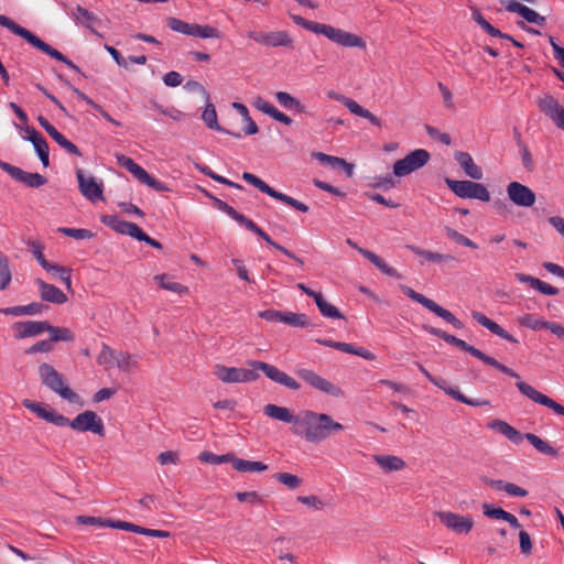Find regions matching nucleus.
Returning <instances> with one entry per match:
<instances>
[{
	"label": "nucleus",
	"instance_id": "nucleus-46",
	"mask_svg": "<svg viewBox=\"0 0 564 564\" xmlns=\"http://www.w3.org/2000/svg\"><path fill=\"white\" fill-rule=\"evenodd\" d=\"M51 341H73L75 339L74 333L67 327H58L50 324L47 328Z\"/></svg>",
	"mask_w": 564,
	"mask_h": 564
},
{
	"label": "nucleus",
	"instance_id": "nucleus-43",
	"mask_svg": "<svg viewBox=\"0 0 564 564\" xmlns=\"http://www.w3.org/2000/svg\"><path fill=\"white\" fill-rule=\"evenodd\" d=\"M315 303L323 316L334 319L344 318V315L340 313V311L336 306L328 303L322 294L316 296Z\"/></svg>",
	"mask_w": 564,
	"mask_h": 564
},
{
	"label": "nucleus",
	"instance_id": "nucleus-33",
	"mask_svg": "<svg viewBox=\"0 0 564 564\" xmlns=\"http://www.w3.org/2000/svg\"><path fill=\"white\" fill-rule=\"evenodd\" d=\"M31 411L33 413H35L39 417H41L56 426L63 427V426H66V423H68V417L58 413L55 410H47L41 403H37V402L33 405V409Z\"/></svg>",
	"mask_w": 564,
	"mask_h": 564
},
{
	"label": "nucleus",
	"instance_id": "nucleus-44",
	"mask_svg": "<svg viewBox=\"0 0 564 564\" xmlns=\"http://www.w3.org/2000/svg\"><path fill=\"white\" fill-rule=\"evenodd\" d=\"M258 232H254V235H257L258 237H260L261 239H263L267 243H269L270 246H272L273 248H275L276 250H279L280 252H282L283 254H285L286 257H289L290 259L294 260L296 263H299L300 265H303L304 264V261L302 258L297 257L294 252L290 251L289 249H286L285 247L276 243L275 241H273L271 239V237L264 232L260 227H259V230H257Z\"/></svg>",
	"mask_w": 564,
	"mask_h": 564
},
{
	"label": "nucleus",
	"instance_id": "nucleus-27",
	"mask_svg": "<svg viewBox=\"0 0 564 564\" xmlns=\"http://www.w3.org/2000/svg\"><path fill=\"white\" fill-rule=\"evenodd\" d=\"M480 480L487 486L498 491H506L512 497H527L528 490L512 482H507L501 479H491L487 476H480Z\"/></svg>",
	"mask_w": 564,
	"mask_h": 564
},
{
	"label": "nucleus",
	"instance_id": "nucleus-22",
	"mask_svg": "<svg viewBox=\"0 0 564 564\" xmlns=\"http://www.w3.org/2000/svg\"><path fill=\"white\" fill-rule=\"evenodd\" d=\"M430 382L436 386L437 388L442 389L447 395L452 397L454 400L462 402L464 404L470 406H484L489 404L488 400L467 398L458 389L446 386V381L443 378H436L433 376V380H430Z\"/></svg>",
	"mask_w": 564,
	"mask_h": 564
},
{
	"label": "nucleus",
	"instance_id": "nucleus-39",
	"mask_svg": "<svg viewBox=\"0 0 564 564\" xmlns=\"http://www.w3.org/2000/svg\"><path fill=\"white\" fill-rule=\"evenodd\" d=\"M406 248L409 250H411L413 253H415L416 256L423 257L427 261H432V262L455 261V257H453L452 254H444V253H438V252H434L431 250H425V249H422L414 245H408Z\"/></svg>",
	"mask_w": 564,
	"mask_h": 564
},
{
	"label": "nucleus",
	"instance_id": "nucleus-55",
	"mask_svg": "<svg viewBox=\"0 0 564 564\" xmlns=\"http://www.w3.org/2000/svg\"><path fill=\"white\" fill-rule=\"evenodd\" d=\"M154 279L159 282L160 286L164 290H167V291H171L174 293H178V294L188 292L187 286H185L181 283H177V282L166 281V279H167L166 274H158L154 276Z\"/></svg>",
	"mask_w": 564,
	"mask_h": 564
},
{
	"label": "nucleus",
	"instance_id": "nucleus-6",
	"mask_svg": "<svg viewBox=\"0 0 564 564\" xmlns=\"http://www.w3.org/2000/svg\"><path fill=\"white\" fill-rule=\"evenodd\" d=\"M489 427L505 435L510 442L520 444L524 438L540 453L552 457L558 456V449L551 446L547 442L540 438L533 433L521 434L518 430L502 420H494L489 423Z\"/></svg>",
	"mask_w": 564,
	"mask_h": 564
},
{
	"label": "nucleus",
	"instance_id": "nucleus-24",
	"mask_svg": "<svg viewBox=\"0 0 564 564\" xmlns=\"http://www.w3.org/2000/svg\"><path fill=\"white\" fill-rule=\"evenodd\" d=\"M471 317L479 325H481L482 327L487 328L489 332H491L492 334L497 335L498 337H500V338H502V339H505V340H507L509 343H512V344H518L519 343V340L513 335H511L505 328H502L499 324H497L496 322H494L492 319L487 317L484 313L477 312V311H473L471 312Z\"/></svg>",
	"mask_w": 564,
	"mask_h": 564
},
{
	"label": "nucleus",
	"instance_id": "nucleus-16",
	"mask_svg": "<svg viewBox=\"0 0 564 564\" xmlns=\"http://www.w3.org/2000/svg\"><path fill=\"white\" fill-rule=\"evenodd\" d=\"M516 386L523 395H525L533 402L544 405L553 410L556 414L564 416V406L562 404L557 403L547 395L541 393L540 391H538L536 389H534L532 386L524 381H517Z\"/></svg>",
	"mask_w": 564,
	"mask_h": 564
},
{
	"label": "nucleus",
	"instance_id": "nucleus-8",
	"mask_svg": "<svg viewBox=\"0 0 564 564\" xmlns=\"http://www.w3.org/2000/svg\"><path fill=\"white\" fill-rule=\"evenodd\" d=\"M401 291L412 301L420 303L425 308L443 318L445 322L451 324L456 329L464 328V324L460 319H458L452 312L438 305L435 301L426 297L425 295L417 293L412 288L408 285H400Z\"/></svg>",
	"mask_w": 564,
	"mask_h": 564
},
{
	"label": "nucleus",
	"instance_id": "nucleus-9",
	"mask_svg": "<svg viewBox=\"0 0 564 564\" xmlns=\"http://www.w3.org/2000/svg\"><path fill=\"white\" fill-rule=\"evenodd\" d=\"M448 188L460 198H473L481 202L490 200V193L488 188L481 184L471 181H456L445 178Z\"/></svg>",
	"mask_w": 564,
	"mask_h": 564
},
{
	"label": "nucleus",
	"instance_id": "nucleus-25",
	"mask_svg": "<svg viewBox=\"0 0 564 564\" xmlns=\"http://www.w3.org/2000/svg\"><path fill=\"white\" fill-rule=\"evenodd\" d=\"M347 243L355 248L361 256L368 259L378 270L388 276L401 279V274L392 267L388 265L378 254L375 252L358 247L351 239H347Z\"/></svg>",
	"mask_w": 564,
	"mask_h": 564
},
{
	"label": "nucleus",
	"instance_id": "nucleus-32",
	"mask_svg": "<svg viewBox=\"0 0 564 564\" xmlns=\"http://www.w3.org/2000/svg\"><path fill=\"white\" fill-rule=\"evenodd\" d=\"M31 411L33 413H35L39 417H41L56 426L63 427V426H66V423H68V417L58 413L55 410H47L41 403H37V402L33 405V409Z\"/></svg>",
	"mask_w": 564,
	"mask_h": 564
},
{
	"label": "nucleus",
	"instance_id": "nucleus-3",
	"mask_svg": "<svg viewBox=\"0 0 564 564\" xmlns=\"http://www.w3.org/2000/svg\"><path fill=\"white\" fill-rule=\"evenodd\" d=\"M290 17L296 25L310 32L322 34L338 45L344 47L366 48V42L357 34L334 28L329 24L310 21L297 14H290Z\"/></svg>",
	"mask_w": 564,
	"mask_h": 564
},
{
	"label": "nucleus",
	"instance_id": "nucleus-63",
	"mask_svg": "<svg viewBox=\"0 0 564 564\" xmlns=\"http://www.w3.org/2000/svg\"><path fill=\"white\" fill-rule=\"evenodd\" d=\"M482 513L484 516L490 518V519H497V520H503L505 517H507V511L499 507H494L490 503H482Z\"/></svg>",
	"mask_w": 564,
	"mask_h": 564
},
{
	"label": "nucleus",
	"instance_id": "nucleus-59",
	"mask_svg": "<svg viewBox=\"0 0 564 564\" xmlns=\"http://www.w3.org/2000/svg\"><path fill=\"white\" fill-rule=\"evenodd\" d=\"M473 19L477 22V24L489 35L491 36H500L501 31L491 25L479 11L473 12Z\"/></svg>",
	"mask_w": 564,
	"mask_h": 564
},
{
	"label": "nucleus",
	"instance_id": "nucleus-35",
	"mask_svg": "<svg viewBox=\"0 0 564 564\" xmlns=\"http://www.w3.org/2000/svg\"><path fill=\"white\" fill-rule=\"evenodd\" d=\"M313 156L317 159L321 163L327 164L333 169H344L348 176L352 175L354 166L347 163L344 159L325 154L323 152H314Z\"/></svg>",
	"mask_w": 564,
	"mask_h": 564
},
{
	"label": "nucleus",
	"instance_id": "nucleus-60",
	"mask_svg": "<svg viewBox=\"0 0 564 564\" xmlns=\"http://www.w3.org/2000/svg\"><path fill=\"white\" fill-rule=\"evenodd\" d=\"M116 358V350L110 348L107 344L102 343L101 351L97 357V361L101 366H111Z\"/></svg>",
	"mask_w": 564,
	"mask_h": 564
},
{
	"label": "nucleus",
	"instance_id": "nucleus-45",
	"mask_svg": "<svg viewBox=\"0 0 564 564\" xmlns=\"http://www.w3.org/2000/svg\"><path fill=\"white\" fill-rule=\"evenodd\" d=\"M275 98L286 109H294L301 113L305 112V106L286 91H278Z\"/></svg>",
	"mask_w": 564,
	"mask_h": 564
},
{
	"label": "nucleus",
	"instance_id": "nucleus-29",
	"mask_svg": "<svg viewBox=\"0 0 564 564\" xmlns=\"http://www.w3.org/2000/svg\"><path fill=\"white\" fill-rule=\"evenodd\" d=\"M47 308H48V306L43 303L33 302L28 305H19V306L0 308V313L3 315H12V316H22V315L32 316V315H40Z\"/></svg>",
	"mask_w": 564,
	"mask_h": 564
},
{
	"label": "nucleus",
	"instance_id": "nucleus-51",
	"mask_svg": "<svg viewBox=\"0 0 564 564\" xmlns=\"http://www.w3.org/2000/svg\"><path fill=\"white\" fill-rule=\"evenodd\" d=\"M273 478L291 490L297 489L303 484L302 478L290 473H276Z\"/></svg>",
	"mask_w": 564,
	"mask_h": 564
},
{
	"label": "nucleus",
	"instance_id": "nucleus-31",
	"mask_svg": "<svg viewBox=\"0 0 564 564\" xmlns=\"http://www.w3.org/2000/svg\"><path fill=\"white\" fill-rule=\"evenodd\" d=\"M263 413L269 417L282 421L284 423H293L294 427H296V420H299V415H294L288 408L279 406L275 404H267L263 408Z\"/></svg>",
	"mask_w": 564,
	"mask_h": 564
},
{
	"label": "nucleus",
	"instance_id": "nucleus-36",
	"mask_svg": "<svg viewBox=\"0 0 564 564\" xmlns=\"http://www.w3.org/2000/svg\"><path fill=\"white\" fill-rule=\"evenodd\" d=\"M373 459L386 471L401 470L405 467V462L393 455H375Z\"/></svg>",
	"mask_w": 564,
	"mask_h": 564
},
{
	"label": "nucleus",
	"instance_id": "nucleus-14",
	"mask_svg": "<svg viewBox=\"0 0 564 564\" xmlns=\"http://www.w3.org/2000/svg\"><path fill=\"white\" fill-rule=\"evenodd\" d=\"M435 514L448 530L457 534H467L474 527V519L469 514L462 516L452 511H437Z\"/></svg>",
	"mask_w": 564,
	"mask_h": 564
},
{
	"label": "nucleus",
	"instance_id": "nucleus-5",
	"mask_svg": "<svg viewBox=\"0 0 564 564\" xmlns=\"http://www.w3.org/2000/svg\"><path fill=\"white\" fill-rule=\"evenodd\" d=\"M0 25L3 28H7L9 31H11L13 34L24 39L29 44H31L33 47L40 50L41 52L47 54L52 58H55L56 61H59L67 65L69 68L74 69L75 72L79 73L80 75H84V73L80 70V68L74 64L68 57H66L64 54H62L56 48L52 47L44 41H42L39 36L33 34L28 29L19 25L10 18L0 14Z\"/></svg>",
	"mask_w": 564,
	"mask_h": 564
},
{
	"label": "nucleus",
	"instance_id": "nucleus-54",
	"mask_svg": "<svg viewBox=\"0 0 564 564\" xmlns=\"http://www.w3.org/2000/svg\"><path fill=\"white\" fill-rule=\"evenodd\" d=\"M45 270L47 272H54L57 274L61 281L65 283L67 290L72 291V269L59 264L50 263V267H47Z\"/></svg>",
	"mask_w": 564,
	"mask_h": 564
},
{
	"label": "nucleus",
	"instance_id": "nucleus-18",
	"mask_svg": "<svg viewBox=\"0 0 564 564\" xmlns=\"http://www.w3.org/2000/svg\"><path fill=\"white\" fill-rule=\"evenodd\" d=\"M538 106L558 129L564 131V107L553 96H544L539 100Z\"/></svg>",
	"mask_w": 564,
	"mask_h": 564
},
{
	"label": "nucleus",
	"instance_id": "nucleus-38",
	"mask_svg": "<svg viewBox=\"0 0 564 564\" xmlns=\"http://www.w3.org/2000/svg\"><path fill=\"white\" fill-rule=\"evenodd\" d=\"M232 468L240 473L265 471L269 466L262 462H252L234 456Z\"/></svg>",
	"mask_w": 564,
	"mask_h": 564
},
{
	"label": "nucleus",
	"instance_id": "nucleus-7",
	"mask_svg": "<svg viewBox=\"0 0 564 564\" xmlns=\"http://www.w3.org/2000/svg\"><path fill=\"white\" fill-rule=\"evenodd\" d=\"M37 371L43 386L69 403L82 404L80 397L66 384L64 376L52 365L43 362Z\"/></svg>",
	"mask_w": 564,
	"mask_h": 564
},
{
	"label": "nucleus",
	"instance_id": "nucleus-20",
	"mask_svg": "<svg viewBox=\"0 0 564 564\" xmlns=\"http://www.w3.org/2000/svg\"><path fill=\"white\" fill-rule=\"evenodd\" d=\"M21 129L24 130L28 134L26 140L33 144L34 150L37 153L43 166L47 167L50 165V148L45 138L35 128L31 126H25Z\"/></svg>",
	"mask_w": 564,
	"mask_h": 564
},
{
	"label": "nucleus",
	"instance_id": "nucleus-62",
	"mask_svg": "<svg viewBox=\"0 0 564 564\" xmlns=\"http://www.w3.org/2000/svg\"><path fill=\"white\" fill-rule=\"evenodd\" d=\"M521 17L528 21L529 23L536 24L539 26H544L546 23L545 17L539 14L534 10L530 9L529 7H524Z\"/></svg>",
	"mask_w": 564,
	"mask_h": 564
},
{
	"label": "nucleus",
	"instance_id": "nucleus-13",
	"mask_svg": "<svg viewBox=\"0 0 564 564\" xmlns=\"http://www.w3.org/2000/svg\"><path fill=\"white\" fill-rule=\"evenodd\" d=\"M66 426H70L73 430L78 432H91L99 436L105 435V426L102 420L97 415L96 412L86 410L74 420L68 419Z\"/></svg>",
	"mask_w": 564,
	"mask_h": 564
},
{
	"label": "nucleus",
	"instance_id": "nucleus-64",
	"mask_svg": "<svg viewBox=\"0 0 564 564\" xmlns=\"http://www.w3.org/2000/svg\"><path fill=\"white\" fill-rule=\"evenodd\" d=\"M53 349V341H51V338L40 340L32 345L31 347L26 348L25 354L26 355H33L36 352H50Z\"/></svg>",
	"mask_w": 564,
	"mask_h": 564
},
{
	"label": "nucleus",
	"instance_id": "nucleus-4",
	"mask_svg": "<svg viewBox=\"0 0 564 564\" xmlns=\"http://www.w3.org/2000/svg\"><path fill=\"white\" fill-rule=\"evenodd\" d=\"M422 328L426 333L443 339L447 344L454 345L457 348L462 349L463 351H466V352L470 354L473 357L481 360L484 364H486V365H488L490 367H494L497 370H499V371H501V372H503V373H506V375H508V376H510L512 378H519V375L513 369L505 366L503 364H501L500 361H498L494 357H490V356L486 355L480 349L476 348L473 345H469L465 340H463L460 338H457L456 336L451 335V334L446 333L445 330H443L441 328H437V327H434V326L423 325Z\"/></svg>",
	"mask_w": 564,
	"mask_h": 564
},
{
	"label": "nucleus",
	"instance_id": "nucleus-1",
	"mask_svg": "<svg viewBox=\"0 0 564 564\" xmlns=\"http://www.w3.org/2000/svg\"><path fill=\"white\" fill-rule=\"evenodd\" d=\"M248 365L251 369L217 365L215 368V375L220 381L226 383L253 382L259 379L257 370H261L265 377L291 390L296 391L301 388V384L295 379L273 365L258 360H249Z\"/></svg>",
	"mask_w": 564,
	"mask_h": 564
},
{
	"label": "nucleus",
	"instance_id": "nucleus-37",
	"mask_svg": "<svg viewBox=\"0 0 564 564\" xmlns=\"http://www.w3.org/2000/svg\"><path fill=\"white\" fill-rule=\"evenodd\" d=\"M202 117L209 129H213V130H216L219 132H225L235 138L241 137V134L239 132H230L218 124L217 112H216L215 107L212 104L206 106Z\"/></svg>",
	"mask_w": 564,
	"mask_h": 564
},
{
	"label": "nucleus",
	"instance_id": "nucleus-23",
	"mask_svg": "<svg viewBox=\"0 0 564 564\" xmlns=\"http://www.w3.org/2000/svg\"><path fill=\"white\" fill-rule=\"evenodd\" d=\"M48 327L50 323L47 321H24L13 324V329L18 330L15 334L17 339L37 336L43 332H47Z\"/></svg>",
	"mask_w": 564,
	"mask_h": 564
},
{
	"label": "nucleus",
	"instance_id": "nucleus-53",
	"mask_svg": "<svg viewBox=\"0 0 564 564\" xmlns=\"http://www.w3.org/2000/svg\"><path fill=\"white\" fill-rule=\"evenodd\" d=\"M12 279L11 270L9 267V259L0 252V290H6Z\"/></svg>",
	"mask_w": 564,
	"mask_h": 564
},
{
	"label": "nucleus",
	"instance_id": "nucleus-52",
	"mask_svg": "<svg viewBox=\"0 0 564 564\" xmlns=\"http://www.w3.org/2000/svg\"><path fill=\"white\" fill-rule=\"evenodd\" d=\"M241 177H242L243 181H246L247 183L253 185L260 192L269 195L270 197H271V195H273L274 188L269 186L264 181H262L261 178H259L254 174L249 173V172H243Z\"/></svg>",
	"mask_w": 564,
	"mask_h": 564
},
{
	"label": "nucleus",
	"instance_id": "nucleus-41",
	"mask_svg": "<svg viewBox=\"0 0 564 564\" xmlns=\"http://www.w3.org/2000/svg\"><path fill=\"white\" fill-rule=\"evenodd\" d=\"M517 323L522 327L538 332L545 329L547 321L534 314L525 313L517 317Z\"/></svg>",
	"mask_w": 564,
	"mask_h": 564
},
{
	"label": "nucleus",
	"instance_id": "nucleus-40",
	"mask_svg": "<svg viewBox=\"0 0 564 564\" xmlns=\"http://www.w3.org/2000/svg\"><path fill=\"white\" fill-rule=\"evenodd\" d=\"M280 323L302 328H307L312 326V323L306 314L293 312H281Z\"/></svg>",
	"mask_w": 564,
	"mask_h": 564
},
{
	"label": "nucleus",
	"instance_id": "nucleus-19",
	"mask_svg": "<svg viewBox=\"0 0 564 564\" xmlns=\"http://www.w3.org/2000/svg\"><path fill=\"white\" fill-rule=\"evenodd\" d=\"M76 176L79 191L84 197L91 202L102 198V183H97L94 176L86 177L80 169H77Z\"/></svg>",
	"mask_w": 564,
	"mask_h": 564
},
{
	"label": "nucleus",
	"instance_id": "nucleus-56",
	"mask_svg": "<svg viewBox=\"0 0 564 564\" xmlns=\"http://www.w3.org/2000/svg\"><path fill=\"white\" fill-rule=\"evenodd\" d=\"M57 231L67 237L78 239V240L91 239L95 237V234L93 231H90L88 229H84V228L61 227L57 229Z\"/></svg>",
	"mask_w": 564,
	"mask_h": 564
},
{
	"label": "nucleus",
	"instance_id": "nucleus-12",
	"mask_svg": "<svg viewBox=\"0 0 564 564\" xmlns=\"http://www.w3.org/2000/svg\"><path fill=\"white\" fill-rule=\"evenodd\" d=\"M247 36L253 40L256 43L269 47H285L288 50L294 48V40L286 31H273L267 33L261 31H249Z\"/></svg>",
	"mask_w": 564,
	"mask_h": 564
},
{
	"label": "nucleus",
	"instance_id": "nucleus-28",
	"mask_svg": "<svg viewBox=\"0 0 564 564\" xmlns=\"http://www.w3.org/2000/svg\"><path fill=\"white\" fill-rule=\"evenodd\" d=\"M455 161L459 164V166L464 170L467 176L473 180H481L482 178V170L478 166L471 155L464 151L455 152Z\"/></svg>",
	"mask_w": 564,
	"mask_h": 564
},
{
	"label": "nucleus",
	"instance_id": "nucleus-2",
	"mask_svg": "<svg viewBox=\"0 0 564 564\" xmlns=\"http://www.w3.org/2000/svg\"><path fill=\"white\" fill-rule=\"evenodd\" d=\"M343 430L344 425L334 421L330 415L306 410L299 415L293 432L308 443H321Z\"/></svg>",
	"mask_w": 564,
	"mask_h": 564
},
{
	"label": "nucleus",
	"instance_id": "nucleus-50",
	"mask_svg": "<svg viewBox=\"0 0 564 564\" xmlns=\"http://www.w3.org/2000/svg\"><path fill=\"white\" fill-rule=\"evenodd\" d=\"M518 149L521 158L522 165L527 172H533L535 169V164L533 161V156L528 148V145L524 143L522 139L518 140Z\"/></svg>",
	"mask_w": 564,
	"mask_h": 564
},
{
	"label": "nucleus",
	"instance_id": "nucleus-15",
	"mask_svg": "<svg viewBox=\"0 0 564 564\" xmlns=\"http://www.w3.org/2000/svg\"><path fill=\"white\" fill-rule=\"evenodd\" d=\"M0 169L8 173L12 178L23 183L30 188H39L47 183V178L40 173L25 172L22 169L2 160H0Z\"/></svg>",
	"mask_w": 564,
	"mask_h": 564
},
{
	"label": "nucleus",
	"instance_id": "nucleus-17",
	"mask_svg": "<svg viewBox=\"0 0 564 564\" xmlns=\"http://www.w3.org/2000/svg\"><path fill=\"white\" fill-rule=\"evenodd\" d=\"M507 194L509 199L517 206L531 207L535 203L534 192L519 182H511L507 186Z\"/></svg>",
	"mask_w": 564,
	"mask_h": 564
},
{
	"label": "nucleus",
	"instance_id": "nucleus-61",
	"mask_svg": "<svg viewBox=\"0 0 564 564\" xmlns=\"http://www.w3.org/2000/svg\"><path fill=\"white\" fill-rule=\"evenodd\" d=\"M54 141L61 147L63 148L66 152H68L69 154H73V155H76V156H82L83 153L82 151L79 150V148L73 143L72 141H69L68 139H66V137L62 133H59L55 139Z\"/></svg>",
	"mask_w": 564,
	"mask_h": 564
},
{
	"label": "nucleus",
	"instance_id": "nucleus-48",
	"mask_svg": "<svg viewBox=\"0 0 564 564\" xmlns=\"http://www.w3.org/2000/svg\"><path fill=\"white\" fill-rule=\"evenodd\" d=\"M234 456L235 455L232 453H227L224 455H216L212 452H203L198 456V459L200 462H205V463H208L212 465H219V464H224V463H230L232 465Z\"/></svg>",
	"mask_w": 564,
	"mask_h": 564
},
{
	"label": "nucleus",
	"instance_id": "nucleus-57",
	"mask_svg": "<svg viewBox=\"0 0 564 564\" xmlns=\"http://www.w3.org/2000/svg\"><path fill=\"white\" fill-rule=\"evenodd\" d=\"M445 232H446V236L451 240L455 241L458 245H462V246H465L468 248H473V249L477 248V245L474 241H471L469 238H467L463 234L458 232L457 230H455L448 226L445 227Z\"/></svg>",
	"mask_w": 564,
	"mask_h": 564
},
{
	"label": "nucleus",
	"instance_id": "nucleus-30",
	"mask_svg": "<svg viewBox=\"0 0 564 564\" xmlns=\"http://www.w3.org/2000/svg\"><path fill=\"white\" fill-rule=\"evenodd\" d=\"M70 15L73 19L82 24L83 26L87 28L91 33L96 34L97 36L101 37L102 35L97 32L94 29V23L98 22L99 19L90 11H88L86 8L77 4L70 12Z\"/></svg>",
	"mask_w": 564,
	"mask_h": 564
},
{
	"label": "nucleus",
	"instance_id": "nucleus-47",
	"mask_svg": "<svg viewBox=\"0 0 564 564\" xmlns=\"http://www.w3.org/2000/svg\"><path fill=\"white\" fill-rule=\"evenodd\" d=\"M166 23L167 26L174 32L194 36L195 23H187L174 17L167 18Z\"/></svg>",
	"mask_w": 564,
	"mask_h": 564
},
{
	"label": "nucleus",
	"instance_id": "nucleus-58",
	"mask_svg": "<svg viewBox=\"0 0 564 564\" xmlns=\"http://www.w3.org/2000/svg\"><path fill=\"white\" fill-rule=\"evenodd\" d=\"M194 36L202 39H219L221 36L218 29L210 25H199L195 23Z\"/></svg>",
	"mask_w": 564,
	"mask_h": 564
},
{
	"label": "nucleus",
	"instance_id": "nucleus-10",
	"mask_svg": "<svg viewBox=\"0 0 564 564\" xmlns=\"http://www.w3.org/2000/svg\"><path fill=\"white\" fill-rule=\"evenodd\" d=\"M430 153L424 149H416L405 158L395 161L393 164V174L397 177H403L412 172L423 167L430 161Z\"/></svg>",
	"mask_w": 564,
	"mask_h": 564
},
{
	"label": "nucleus",
	"instance_id": "nucleus-42",
	"mask_svg": "<svg viewBox=\"0 0 564 564\" xmlns=\"http://www.w3.org/2000/svg\"><path fill=\"white\" fill-rule=\"evenodd\" d=\"M121 525H122V530H124V531L134 532V533L142 534V535L154 536V538L170 536L169 531L148 529V528H143V527L137 525L131 522H127V521H123V524H121Z\"/></svg>",
	"mask_w": 564,
	"mask_h": 564
},
{
	"label": "nucleus",
	"instance_id": "nucleus-49",
	"mask_svg": "<svg viewBox=\"0 0 564 564\" xmlns=\"http://www.w3.org/2000/svg\"><path fill=\"white\" fill-rule=\"evenodd\" d=\"M271 197L276 200H280V202H282L302 213H307L310 209L306 204H304L284 193L278 192L276 189H274V193H273V195H271Z\"/></svg>",
	"mask_w": 564,
	"mask_h": 564
},
{
	"label": "nucleus",
	"instance_id": "nucleus-26",
	"mask_svg": "<svg viewBox=\"0 0 564 564\" xmlns=\"http://www.w3.org/2000/svg\"><path fill=\"white\" fill-rule=\"evenodd\" d=\"M36 284L40 289V296L42 301L50 302L53 304H64L67 302L66 294L57 286L46 283L45 281L37 279Z\"/></svg>",
	"mask_w": 564,
	"mask_h": 564
},
{
	"label": "nucleus",
	"instance_id": "nucleus-11",
	"mask_svg": "<svg viewBox=\"0 0 564 564\" xmlns=\"http://www.w3.org/2000/svg\"><path fill=\"white\" fill-rule=\"evenodd\" d=\"M299 378L304 380L312 388L322 391L334 398H343L344 391L338 386L334 384L329 380L321 377L311 369L300 368L295 371Z\"/></svg>",
	"mask_w": 564,
	"mask_h": 564
},
{
	"label": "nucleus",
	"instance_id": "nucleus-34",
	"mask_svg": "<svg viewBox=\"0 0 564 564\" xmlns=\"http://www.w3.org/2000/svg\"><path fill=\"white\" fill-rule=\"evenodd\" d=\"M76 523L85 524V525H97V527H106L112 529L122 530L123 521L121 520H111L105 519L101 517H91V516H78L76 517Z\"/></svg>",
	"mask_w": 564,
	"mask_h": 564
},
{
	"label": "nucleus",
	"instance_id": "nucleus-21",
	"mask_svg": "<svg viewBox=\"0 0 564 564\" xmlns=\"http://www.w3.org/2000/svg\"><path fill=\"white\" fill-rule=\"evenodd\" d=\"M212 202L215 208L226 213L230 218H232L239 225L243 226L247 230L253 234L258 232L257 230H259V226L253 220L238 213L234 207L228 205L226 202L217 197H212Z\"/></svg>",
	"mask_w": 564,
	"mask_h": 564
}]
</instances>
